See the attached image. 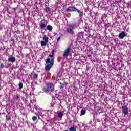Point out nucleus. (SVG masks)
Returning a JSON list of instances; mask_svg holds the SVG:
<instances>
[{"instance_id": "f257e3e1", "label": "nucleus", "mask_w": 131, "mask_h": 131, "mask_svg": "<svg viewBox=\"0 0 131 131\" xmlns=\"http://www.w3.org/2000/svg\"><path fill=\"white\" fill-rule=\"evenodd\" d=\"M55 52V50L52 51V54L49 55L50 58H47L46 59V64H47L45 67V70L46 71H49L51 68H52V67L54 65V60H55V57H54V53Z\"/></svg>"}, {"instance_id": "f03ea898", "label": "nucleus", "mask_w": 131, "mask_h": 131, "mask_svg": "<svg viewBox=\"0 0 131 131\" xmlns=\"http://www.w3.org/2000/svg\"><path fill=\"white\" fill-rule=\"evenodd\" d=\"M34 106L35 107L34 108V111L36 115H40V116H41L42 117H43V116H46V114H47L46 111L40 109L39 106L36 105H35Z\"/></svg>"}, {"instance_id": "7ed1b4c3", "label": "nucleus", "mask_w": 131, "mask_h": 131, "mask_svg": "<svg viewBox=\"0 0 131 131\" xmlns=\"http://www.w3.org/2000/svg\"><path fill=\"white\" fill-rule=\"evenodd\" d=\"M74 29H76V25L75 24L68 25L67 28V32L73 35L74 34Z\"/></svg>"}, {"instance_id": "20e7f679", "label": "nucleus", "mask_w": 131, "mask_h": 131, "mask_svg": "<svg viewBox=\"0 0 131 131\" xmlns=\"http://www.w3.org/2000/svg\"><path fill=\"white\" fill-rule=\"evenodd\" d=\"M42 90L44 93L47 94L51 93L54 91V84L52 83H49L47 84V87L43 88Z\"/></svg>"}, {"instance_id": "39448f33", "label": "nucleus", "mask_w": 131, "mask_h": 131, "mask_svg": "<svg viewBox=\"0 0 131 131\" xmlns=\"http://www.w3.org/2000/svg\"><path fill=\"white\" fill-rule=\"evenodd\" d=\"M70 51H71V48L70 47H68L64 50L63 54V58H67V57H68L70 54Z\"/></svg>"}, {"instance_id": "423d86ee", "label": "nucleus", "mask_w": 131, "mask_h": 131, "mask_svg": "<svg viewBox=\"0 0 131 131\" xmlns=\"http://www.w3.org/2000/svg\"><path fill=\"white\" fill-rule=\"evenodd\" d=\"M83 126L84 127L85 131L91 130V127L92 126V121H91L88 124H83Z\"/></svg>"}, {"instance_id": "0eeeda50", "label": "nucleus", "mask_w": 131, "mask_h": 131, "mask_svg": "<svg viewBox=\"0 0 131 131\" xmlns=\"http://www.w3.org/2000/svg\"><path fill=\"white\" fill-rule=\"evenodd\" d=\"M122 111L124 115H127L128 114V107L126 106H122Z\"/></svg>"}, {"instance_id": "6e6552de", "label": "nucleus", "mask_w": 131, "mask_h": 131, "mask_svg": "<svg viewBox=\"0 0 131 131\" xmlns=\"http://www.w3.org/2000/svg\"><path fill=\"white\" fill-rule=\"evenodd\" d=\"M127 34L124 31H122L120 34H119L118 37L119 39H123L126 36H127Z\"/></svg>"}, {"instance_id": "1a4fd4ad", "label": "nucleus", "mask_w": 131, "mask_h": 131, "mask_svg": "<svg viewBox=\"0 0 131 131\" xmlns=\"http://www.w3.org/2000/svg\"><path fill=\"white\" fill-rule=\"evenodd\" d=\"M66 85L67 84H66V83L63 84L61 83L60 90H61V92H62V93H64L63 95H66V94L65 93V92L67 90Z\"/></svg>"}, {"instance_id": "9d476101", "label": "nucleus", "mask_w": 131, "mask_h": 131, "mask_svg": "<svg viewBox=\"0 0 131 131\" xmlns=\"http://www.w3.org/2000/svg\"><path fill=\"white\" fill-rule=\"evenodd\" d=\"M77 10V8L74 7H69L68 9H67L66 11L68 13H69L70 12H76Z\"/></svg>"}, {"instance_id": "9b49d317", "label": "nucleus", "mask_w": 131, "mask_h": 131, "mask_svg": "<svg viewBox=\"0 0 131 131\" xmlns=\"http://www.w3.org/2000/svg\"><path fill=\"white\" fill-rule=\"evenodd\" d=\"M77 35V39H78V40H80V39H82L83 37V33L79 32Z\"/></svg>"}, {"instance_id": "f8f14e48", "label": "nucleus", "mask_w": 131, "mask_h": 131, "mask_svg": "<svg viewBox=\"0 0 131 131\" xmlns=\"http://www.w3.org/2000/svg\"><path fill=\"white\" fill-rule=\"evenodd\" d=\"M76 12L78 13L80 19H82V17H83V11H81L80 10L77 9Z\"/></svg>"}, {"instance_id": "ddd939ff", "label": "nucleus", "mask_w": 131, "mask_h": 131, "mask_svg": "<svg viewBox=\"0 0 131 131\" xmlns=\"http://www.w3.org/2000/svg\"><path fill=\"white\" fill-rule=\"evenodd\" d=\"M8 61L11 63H15L16 62V58L14 57H10L8 58Z\"/></svg>"}, {"instance_id": "4468645a", "label": "nucleus", "mask_w": 131, "mask_h": 131, "mask_svg": "<svg viewBox=\"0 0 131 131\" xmlns=\"http://www.w3.org/2000/svg\"><path fill=\"white\" fill-rule=\"evenodd\" d=\"M46 29L47 30H49V31H52V30L53 29V26L49 25L47 26Z\"/></svg>"}, {"instance_id": "2eb2a0df", "label": "nucleus", "mask_w": 131, "mask_h": 131, "mask_svg": "<svg viewBox=\"0 0 131 131\" xmlns=\"http://www.w3.org/2000/svg\"><path fill=\"white\" fill-rule=\"evenodd\" d=\"M57 115L59 118H62V117H63V114L62 113V112H57Z\"/></svg>"}, {"instance_id": "dca6fc26", "label": "nucleus", "mask_w": 131, "mask_h": 131, "mask_svg": "<svg viewBox=\"0 0 131 131\" xmlns=\"http://www.w3.org/2000/svg\"><path fill=\"white\" fill-rule=\"evenodd\" d=\"M57 102H56V100H52L51 103V107H54L55 105H56Z\"/></svg>"}, {"instance_id": "f3484780", "label": "nucleus", "mask_w": 131, "mask_h": 131, "mask_svg": "<svg viewBox=\"0 0 131 131\" xmlns=\"http://www.w3.org/2000/svg\"><path fill=\"white\" fill-rule=\"evenodd\" d=\"M43 41L46 42H49V38L47 36L45 35L43 38Z\"/></svg>"}, {"instance_id": "a211bd4d", "label": "nucleus", "mask_w": 131, "mask_h": 131, "mask_svg": "<svg viewBox=\"0 0 131 131\" xmlns=\"http://www.w3.org/2000/svg\"><path fill=\"white\" fill-rule=\"evenodd\" d=\"M40 26L41 29H43V28L46 27V24L42 23L40 24Z\"/></svg>"}, {"instance_id": "6ab92c4d", "label": "nucleus", "mask_w": 131, "mask_h": 131, "mask_svg": "<svg viewBox=\"0 0 131 131\" xmlns=\"http://www.w3.org/2000/svg\"><path fill=\"white\" fill-rule=\"evenodd\" d=\"M85 113H86V111H85V110H82L81 111V116H82V115H84V114H85Z\"/></svg>"}, {"instance_id": "aec40b11", "label": "nucleus", "mask_w": 131, "mask_h": 131, "mask_svg": "<svg viewBox=\"0 0 131 131\" xmlns=\"http://www.w3.org/2000/svg\"><path fill=\"white\" fill-rule=\"evenodd\" d=\"M47 43H48L47 42L44 41H41V46L42 47H45V46H47Z\"/></svg>"}, {"instance_id": "412c9836", "label": "nucleus", "mask_w": 131, "mask_h": 131, "mask_svg": "<svg viewBox=\"0 0 131 131\" xmlns=\"http://www.w3.org/2000/svg\"><path fill=\"white\" fill-rule=\"evenodd\" d=\"M18 86H19V90H22V89H23V83L20 82V83L18 84Z\"/></svg>"}, {"instance_id": "4be33fe9", "label": "nucleus", "mask_w": 131, "mask_h": 131, "mask_svg": "<svg viewBox=\"0 0 131 131\" xmlns=\"http://www.w3.org/2000/svg\"><path fill=\"white\" fill-rule=\"evenodd\" d=\"M37 77H38V75H37V74L35 73L33 74V78L34 79H37Z\"/></svg>"}, {"instance_id": "5701e85b", "label": "nucleus", "mask_w": 131, "mask_h": 131, "mask_svg": "<svg viewBox=\"0 0 131 131\" xmlns=\"http://www.w3.org/2000/svg\"><path fill=\"white\" fill-rule=\"evenodd\" d=\"M45 10L46 12V13H49L50 11V7H46Z\"/></svg>"}, {"instance_id": "b1692460", "label": "nucleus", "mask_w": 131, "mask_h": 131, "mask_svg": "<svg viewBox=\"0 0 131 131\" xmlns=\"http://www.w3.org/2000/svg\"><path fill=\"white\" fill-rule=\"evenodd\" d=\"M6 120L9 121V120H11V117L8 115H6Z\"/></svg>"}, {"instance_id": "393cba45", "label": "nucleus", "mask_w": 131, "mask_h": 131, "mask_svg": "<svg viewBox=\"0 0 131 131\" xmlns=\"http://www.w3.org/2000/svg\"><path fill=\"white\" fill-rule=\"evenodd\" d=\"M37 119V117L36 116H34L32 117L33 121H35Z\"/></svg>"}, {"instance_id": "a878e982", "label": "nucleus", "mask_w": 131, "mask_h": 131, "mask_svg": "<svg viewBox=\"0 0 131 131\" xmlns=\"http://www.w3.org/2000/svg\"><path fill=\"white\" fill-rule=\"evenodd\" d=\"M70 131H76V129L75 127H71Z\"/></svg>"}, {"instance_id": "bb28decb", "label": "nucleus", "mask_w": 131, "mask_h": 131, "mask_svg": "<svg viewBox=\"0 0 131 131\" xmlns=\"http://www.w3.org/2000/svg\"><path fill=\"white\" fill-rule=\"evenodd\" d=\"M31 87L33 91H34V90H35V88H34V86H33V85H31Z\"/></svg>"}, {"instance_id": "cd10ccee", "label": "nucleus", "mask_w": 131, "mask_h": 131, "mask_svg": "<svg viewBox=\"0 0 131 131\" xmlns=\"http://www.w3.org/2000/svg\"><path fill=\"white\" fill-rule=\"evenodd\" d=\"M60 39H61V36H60L57 39V41H59Z\"/></svg>"}, {"instance_id": "c85d7f7f", "label": "nucleus", "mask_w": 131, "mask_h": 131, "mask_svg": "<svg viewBox=\"0 0 131 131\" xmlns=\"http://www.w3.org/2000/svg\"><path fill=\"white\" fill-rule=\"evenodd\" d=\"M0 66H1V68H3L4 66V63H1Z\"/></svg>"}, {"instance_id": "c756f323", "label": "nucleus", "mask_w": 131, "mask_h": 131, "mask_svg": "<svg viewBox=\"0 0 131 131\" xmlns=\"http://www.w3.org/2000/svg\"><path fill=\"white\" fill-rule=\"evenodd\" d=\"M15 99H16V100H19V96H16V97H15Z\"/></svg>"}, {"instance_id": "7c9ffc66", "label": "nucleus", "mask_w": 131, "mask_h": 131, "mask_svg": "<svg viewBox=\"0 0 131 131\" xmlns=\"http://www.w3.org/2000/svg\"><path fill=\"white\" fill-rule=\"evenodd\" d=\"M119 3H121L120 1H115V4H119Z\"/></svg>"}, {"instance_id": "2f4dec72", "label": "nucleus", "mask_w": 131, "mask_h": 131, "mask_svg": "<svg viewBox=\"0 0 131 131\" xmlns=\"http://www.w3.org/2000/svg\"><path fill=\"white\" fill-rule=\"evenodd\" d=\"M28 106L30 107V110H31V105H30V104H29Z\"/></svg>"}, {"instance_id": "473e14b6", "label": "nucleus", "mask_w": 131, "mask_h": 131, "mask_svg": "<svg viewBox=\"0 0 131 131\" xmlns=\"http://www.w3.org/2000/svg\"><path fill=\"white\" fill-rule=\"evenodd\" d=\"M46 7H47V5H45V8H46Z\"/></svg>"}]
</instances>
